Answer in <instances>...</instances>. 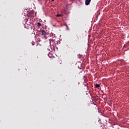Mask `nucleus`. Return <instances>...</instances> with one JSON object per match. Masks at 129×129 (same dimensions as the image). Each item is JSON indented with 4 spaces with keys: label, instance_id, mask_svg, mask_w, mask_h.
<instances>
[{
    "label": "nucleus",
    "instance_id": "nucleus-5",
    "mask_svg": "<svg viewBox=\"0 0 129 129\" xmlns=\"http://www.w3.org/2000/svg\"><path fill=\"white\" fill-rule=\"evenodd\" d=\"M63 15H62L61 14H57L56 17H57V18H60V17H62Z\"/></svg>",
    "mask_w": 129,
    "mask_h": 129
},
{
    "label": "nucleus",
    "instance_id": "nucleus-7",
    "mask_svg": "<svg viewBox=\"0 0 129 129\" xmlns=\"http://www.w3.org/2000/svg\"><path fill=\"white\" fill-rule=\"evenodd\" d=\"M50 36H51V37H55V34H54V33H51L50 34Z\"/></svg>",
    "mask_w": 129,
    "mask_h": 129
},
{
    "label": "nucleus",
    "instance_id": "nucleus-2",
    "mask_svg": "<svg viewBox=\"0 0 129 129\" xmlns=\"http://www.w3.org/2000/svg\"><path fill=\"white\" fill-rule=\"evenodd\" d=\"M28 16L30 18H33V17H34V13L30 12L28 14Z\"/></svg>",
    "mask_w": 129,
    "mask_h": 129
},
{
    "label": "nucleus",
    "instance_id": "nucleus-3",
    "mask_svg": "<svg viewBox=\"0 0 129 129\" xmlns=\"http://www.w3.org/2000/svg\"><path fill=\"white\" fill-rule=\"evenodd\" d=\"M90 2H91V0H86L85 1L86 6H88L89 4H90Z\"/></svg>",
    "mask_w": 129,
    "mask_h": 129
},
{
    "label": "nucleus",
    "instance_id": "nucleus-10",
    "mask_svg": "<svg viewBox=\"0 0 129 129\" xmlns=\"http://www.w3.org/2000/svg\"><path fill=\"white\" fill-rule=\"evenodd\" d=\"M26 27H27V26H25V28H26Z\"/></svg>",
    "mask_w": 129,
    "mask_h": 129
},
{
    "label": "nucleus",
    "instance_id": "nucleus-9",
    "mask_svg": "<svg viewBox=\"0 0 129 129\" xmlns=\"http://www.w3.org/2000/svg\"><path fill=\"white\" fill-rule=\"evenodd\" d=\"M52 2H54V0H52Z\"/></svg>",
    "mask_w": 129,
    "mask_h": 129
},
{
    "label": "nucleus",
    "instance_id": "nucleus-6",
    "mask_svg": "<svg viewBox=\"0 0 129 129\" xmlns=\"http://www.w3.org/2000/svg\"><path fill=\"white\" fill-rule=\"evenodd\" d=\"M26 21H26V25H28V26H30V25H31V24H32L31 23H30L29 24H28V19H27Z\"/></svg>",
    "mask_w": 129,
    "mask_h": 129
},
{
    "label": "nucleus",
    "instance_id": "nucleus-1",
    "mask_svg": "<svg viewBox=\"0 0 129 129\" xmlns=\"http://www.w3.org/2000/svg\"><path fill=\"white\" fill-rule=\"evenodd\" d=\"M41 35L45 37L46 35H48L45 30H41L40 32Z\"/></svg>",
    "mask_w": 129,
    "mask_h": 129
},
{
    "label": "nucleus",
    "instance_id": "nucleus-4",
    "mask_svg": "<svg viewBox=\"0 0 129 129\" xmlns=\"http://www.w3.org/2000/svg\"><path fill=\"white\" fill-rule=\"evenodd\" d=\"M95 87H96V88H99V87H100V85H99L98 84H96L95 85Z\"/></svg>",
    "mask_w": 129,
    "mask_h": 129
},
{
    "label": "nucleus",
    "instance_id": "nucleus-8",
    "mask_svg": "<svg viewBox=\"0 0 129 129\" xmlns=\"http://www.w3.org/2000/svg\"><path fill=\"white\" fill-rule=\"evenodd\" d=\"M37 26H38V27H41V23H40V22H38V23H37Z\"/></svg>",
    "mask_w": 129,
    "mask_h": 129
}]
</instances>
